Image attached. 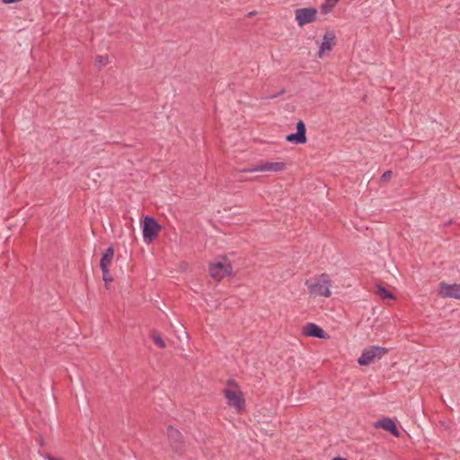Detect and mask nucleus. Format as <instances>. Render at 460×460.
Segmentation results:
<instances>
[{"label":"nucleus","instance_id":"nucleus-16","mask_svg":"<svg viewBox=\"0 0 460 460\" xmlns=\"http://www.w3.org/2000/svg\"><path fill=\"white\" fill-rule=\"evenodd\" d=\"M152 339H153V341L161 349H164L165 347V342L162 339V337L156 333V332H153L152 334Z\"/></svg>","mask_w":460,"mask_h":460},{"label":"nucleus","instance_id":"nucleus-12","mask_svg":"<svg viewBox=\"0 0 460 460\" xmlns=\"http://www.w3.org/2000/svg\"><path fill=\"white\" fill-rule=\"evenodd\" d=\"M335 34L332 31H327L323 38V42L320 45L318 57L322 58L323 54L326 50H331L334 45Z\"/></svg>","mask_w":460,"mask_h":460},{"label":"nucleus","instance_id":"nucleus-13","mask_svg":"<svg viewBox=\"0 0 460 460\" xmlns=\"http://www.w3.org/2000/svg\"><path fill=\"white\" fill-rule=\"evenodd\" d=\"M304 332L310 337L315 338H324L325 332L324 331L315 323H307L304 328Z\"/></svg>","mask_w":460,"mask_h":460},{"label":"nucleus","instance_id":"nucleus-4","mask_svg":"<svg viewBox=\"0 0 460 460\" xmlns=\"http://www.w3.org/2000/svg\"><path fill=\"white\" fill-rule=\"evenodd\" d=\"M161 229L160 225L152 217H146L143 222V238L146 243H151L157 235Z\"/></svg>","mask_w":460,"mask_h":460},{"label":"nucleus","instance_id":"nucleus-23","mask_svg":"<svg viewBox=\"0 0 460 460\" xmlns=\"http://www.w3.org/2000/svg\"><path fill=\"white\" fill-rule=\"evenodd\" d=\"M332 460H348V459L337 456V457H334Z\"/></svg>","mask_w":460,"mask_h":460},{"label":"nucleus","instance_id":"nucleus-7","mask_svg":"<svg viewBox=\"0 0 460 460\" xmlns=\"http://www.w3.org/2000/svg\"><path fill=\"white\" fill-rule=\"evenodd\" d=\"M438 294L442 298L460 299V284H447L440 282L438 288Z\"/></svg>","mask_w":460,"mask_h":460},{"label":"nucleus","instance_id":"nucleus-6","mask_svg":"<svg viewBox=\"0 0 460 460\" xmlns=\"http://www.w3.org/2000/svg\"><path fill=\"white\" fill-rule=\"evenodd\" d=\"M295 14L297 24L302 27L315 21L317 10L314 7L297 8Z\"/></svg>","mask_w":460,"mask_h":460},{"label":"nucleus","instance_id":"nucleus-15","mask_svg":"<svg viewBox=\"0 0 460 460\" xmlns=\"http://www.w3.org/2000/svg\"><path fill=\"white\" fill-rule=\"evenodd\" d=\"M376 295L382 299H386V298L394 299V296H393V294L389 290H387L385 288L381 287V286L377 287Z\"/></svg>","mask_w":460,"mask_h":460},{"label":"nucleus","instance_id":"nucleus-8","mask_svg":"<svg viewBox=\"0 0 460 460\" xmlns=\"http://www.w3.org/2000/svg\"><path fill=\"white\" fill-rule=\"evenodd\" d=\"M231 270L232 266L230 265V263L227 262L218 261L216 263H212L209 266L210 276L215 280L217 281L221 280L224 277L229 275L231 273Z\"/></svg>","mask_w":460,"mask_h":460},{"label":"nucleus","instance_id":"nucleus-2","mask_svg":"<svg viewBox=\"0 0 460 460\" xmlns=\"http://www.w3.org/2000/svg\"><path fill=\"white\" fill-rule=\"evenodd\" d=\"M228 387L224 389V394L226 398V402L230 407L236 410L241 413L245 410V400L243 393L239 389L232 390L230 387L237 388V384L234 380L229 379L227 382Z\"/></svg>","mask_w":460,"mask_h":460},{"label":"nucleus","instance_id":"nucleus-14","mask_svg":"<svg viewBox=\"0 0 460 460\" xmlns=\"http://www.w3.org/2000/svg\"><path fill=\"white\" fill-rule=\"evenodd\" d=\"M114 257V250L112 247H109L105 250V252L102 253V256L100 261V267L101 268H109L112 259Z\"/></svg>","mask_w":460,"mask_h":460},{"label":"nucleus","instance_id":"nucleus-20","mask_svg":"<svg viewBox=\"0 0 460 460\" xmlns=\"http://www.w3.org/2000/svg\"><path fill=\"white\" fill-rule=\"evenodd\" d=\"M392 177V172L391 171H385L382 175V180L388 181Z\"/></svg>","mask_w":460,"mask_h":460},{"label":"nucleus","instance_id":"nucleus-10","mask_svg":"<svg viewBox=\"0 0 460 460\" xmlns=\"http://www.w3.org/2000/svg\"><path fill=\"white\" fill-rule=\"evenodd\" d=\"M286 140L296 145L306 143V128L302 120H299L296 123V132L288 134L286 137Z\"/></svg>","mask_w":460,"mask_h":460},{"label":"nucleus","instance_id":"nucleus-18","mask_svg":"<svg viewBox=\"0 0 460 460\" xmlns=\"http://www.w3.org/2000/svg\"><path fill=\"white\" fill-rule=\"evenodd\" d=\"M96 62L100 67L103 66L108 63V57L107 56H98L96 58Z\"/></svg>","mask_w":460,"mask_h":460},{"label":"nucleus","instance_id":"nucleus-9","mask_svg":"<svg viewBox=\"0 0 460 460\" xmlns=\"http://www.w3.org/2000/svg\"><path fill=\"white\" fill-rule=\"evenodd\" d=\"M167 435L170 446L177 454H181L183 449V439L180 431L172 426L167 428Z\"/></svg>","mask_w":460,"mask_h":460},{"label":"nucleus","instance_id":"nucleus-1","mask_svg":"<svg viewBox=\"0 0 460 460\" xmlns=\"http://www.w3.org/2000/svg\"><path fill=\"white\" fill-rule=\"evenodd\" d=\"M305 285L308 288V292L314 296H331V279L326 273H323L320 276L313 279H306Z\"/></svg>","mask_w":460,"mask_h":460},{"label":"nucleus","instance_id":"nucleus-3","mask_svg":"<svg viewBox=\"0 0 460 460\" xmlns=\"http://www.w3.org/2000/svg\"><path fill=\"white\" fill-rule=\"evenodd\" d=\"M387 352L388 349L385 347L369 346L363 349L361 356L358 358V363L360 366H368L376 358H383Z\"/></svg>","mask_w":460,"mask_h":460},{"label":"nucleus","instance_id":"nucleus-5","mask_svg":"<svg viewBox=\"0 0 460 460\" xmlns=\"http://www.w3.org/2000/svg\"><path fill=\"white\" fill-rule=\"evenodd\" d=\"M286 164L282 162H261L252 167L243 169L244 172H279L284 171Z\"/></svg>","mask_w":460,"mask_h":460},{"label":"nucleus","instance_id":"nucleus-21","mask_svg":"<svg viewBox=\"0 0 460 460\" xmlns=\"http://www.w3.org/2000/svg\"><path fill=\"white\" fill-rule=\"evenodd\" d=\"M284 93H285V90L283 89V90H281V91H280L279 93H275V94H271V95L266 96V97H265V99H274V98H276V97H278V96H280V95H282V94H284Z\"/></svg>","mask_w":460,"mask_h":460},{"label":"nucleus","instance_id":"nucleus-19","mask_svg":"<svg viewBox=\"0 0 460 460\" xmlns=\"http://www.w3.org/2000/svg\"><path fill=\"white\" fill-rule=\"evenodd\" d=\"M335 4H332V3H329L328 4H323L322 6H321V10L323 13H328L332 8L334 6Z\"/></svg>","mask_w":460,"mask_h":460},{"label":"nucleus","instance_id":"nucleus-17","mask_svg":"<svg viewBox=\"0 0 460 460\" xmlns=\"http://www.w3.org/2000/svg\"><path fill=\"white\" fill-rule=\"evenodd\" d=\"M102 270V279L104 282H111L113 280V279L111 277L110 275V272H109V268H101Z\"/></svg>","mask_w":460,"mask_h":460},{"label":"nucleus","instance_id":"nucleus-24","mask_svg":"<svg viewBox=\"0 0 460 460\" xmlns=\"http://www.w3.org/2000/svg\"><path fill=\"white\" fill-rule=\"evenodd\" d=\"M48 458H49V460H59V459H58L56 457H53V456H49Z\"/></svg>","mask_w":460,"mask_h":460},{"label":"nucleus","instance_id":"nucleus-22","mask_svg":"<svg viewBox=\"0 0 460 460\" xmlns=\"http://www.w3.org/2000/svg\"><path fill=\"white\" fill-rule=\"evenodd\" d=\"M339 0H327L328 3H332V4H336Z\"/></svg>","mask_w":460,"mask_h":460},{"label":"nucleus","instance_id":"nucleus-11","mask_svg":"<svg viewBox=\"0 0 460 460\" xmlns=\"http://www.w3.org/2000/svg\"><path fill=\"white\" fill-rule=\"evenodd\" d=\"M374 426L376 428H381L385 430L389 431L392 435L398 438L400 436V432L396 428L394 421L387 417H384L377 421L375 422Z\"/></svg>","mask_w":460,"mask_h":460}]
</instances>
